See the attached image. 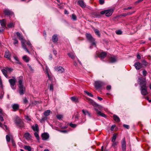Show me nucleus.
<instances>
[{
  "label": "nucleus",
  "instance_id": "obj_1",
  "mask_svg": "<svg viewBox=\"0 0 151 151\" xmlns=\"http://www.w3.org/2000/svg\"><path fill=\"white\" fill-rule=\"evenodd\" d=\"M19 87V93L21 95L24 94V92L25 91V88L24 86L22 83L23 77L20 76L18 78Z\"/></svg>",
  "mask_w": 151,
  "mask_h": 151
},
{
  "label": "nucleus",
  "instance_id": "obj_2",
  "mask_svg": "<svg viewBox=\"0 0 151 151\" xmlns=\"http://www.w3.org/2000/svg\"><path fill=\"white\" fill-rule=\"evenodd\" d=\"M114 11V10L113 9H110L102 11L100 12V14L102 15L105 14L106 16L109 17L112 15Z\"/></svg>",
  "mask_w": 151,
  "mask_h": 151
},
{
  "label": "nucleus",
  "instance_id": "obj_3",
  "mask_svg": "<svg viewBox=\"0 0 151 151\" xmlns=\"http://www.w3.org/2000/svg\"><path fill=\"white\" fill-rule=\"evenodd\" d=\"M15 121L16 124L19 127L21 128L24 127V123L23 121L18 117H16Z\"/></svg>",
  "mask_w": 151,
  "mask_h": 151
},
{
  "label": "nucleus",
  "instance_id": "obj_4",
  "mask_svg": "<svg viewBox=\"0 0 151 151\" xmlns=\"http://www.w3.org/2000/svg\"><path fill=\"white\" fill-rule=\"evenodd\" d=\"M105 85V83L101 81H96L95 82L94 86L95 88L97 89H99Z\"/></svg>",
  "mask_w": 151,
  "mask_h": 151
},
{
  "label": "nucleus",
  "instance_id": "obj_5",
  "mask_svg": "<svg viewBox=\"0 0 151 151\" xmlns=\"http://www.w3.org/2000/svg\"><path fill=\"white\" fill-rule=\"evenodd\" d=\"M138 82L140 86V87L146 86V82L145 79L143 78H139Z\"/></svg>",
  "mask_w": 151,
  "mask_h": 151
},
{
  "label": "nucleus",
  "instance_id": "obj_6",
  "mask_svg": "<svg viewBox=\"0 0 151 151\" xmlns=\"http://www.w3.org/2000/svg\"><path fill=\"white\" fill-rule=\"evenodd\" d=\"M86 37L87 40L90 42L92 43L93 45H96V43L95 42V40L92 37L91 34L89 33H86Z\"/></svg>",
  "mask_w": 151,
  "mask_h": 151
},
{
  "label": "nucleus",
  "instance_id": "obj_7",
  "mask_svg": "<svg viewBox=\"0 0 151 151\" xmlns=\"http://www.w3.org/2000/svg\"><path fill=\"white\" fill-rule=\"evenodd\" d=\"M9 82L12 88L14 90L16 89V86L15 83L16 82V80L15 78L9 79Z\"/></svg>",
  "mask_w": 151,
  "mask_h": 151
},
{
  "label": "nucleus",
  "instance_id": "obj_8",
  "mask_svg": "<svg viewBox=\"0 0 151 151\" xmlns=\"http://www.w3.org/2000/svg\"><path fill=\"white\" fill-rule=\"evenodd\" d=\"M147 87H141L140 88V91L141 94L144 96H146L148 94L147 91Z\"/></svg>",
  "mask_w": 151,
  "mask_h": 151
},
{
  "label": "nucleus",
  "instance_id": "obj_9",
  "mask_svg": "<svg viewBox=\"0 0 151 151\" xmlns=\"http://www.w3.org/2000/svg\"><path fill=\"white\" fill-rule=\"evenodd\" d=\"M54 69L55 71L60 73L64 72L65 71L64 68L63 67L60 66H55V67Z\"/></svg>",
  "mask_w": 151,
  "mask_h": 151
},
{
  "label": "nucleus",
  "instance_id": "obj_10",
  "mask_svg": "<svg viewBox=\"0 0 151 151\" xmlns=\"http://www.w3.org/2000/svg\"><path fill=\"white\" fill-rule=\"evenodd\" d=\"M109 61L110 63H114L117 61V58L114 55H111L109 57Z\"/></svg>",
  "mask_w": 151,
  "mask_h": 151
},
{
  "label": "nucleus",
  "instance_id": "obj_11",
  "mask_svg": "<svg viewBox=\"0 0 151 151\" xmlns=\"http://www.w3.org/2000/svg\"><path fill=\"white\" fill-rule=\"evenodd\" d=\"M3 12L6 15L12 16L14 15L13 12L9 9H5L4 10Z\"/></svg>",
  "mask_w": 151,
  "mask_h": 151
},
{
  "label": "nucleus",
  "instance_id": "obj_12",
  "mask_svg": "<svg viewBox=\"0 0 151 151\" xmlns=\"http://www.w3.org/2000/svg\"><path fill=\"white\" fill-rule=\"evenodd\" d=\"M122 151H125L126 145L125 138H124L122 140Z\"/></svg>",
  "mask_w": 151,
  "mask_h": 151
},
{
  "label": "nucleus",
  "instance_id": "obj_13",
  "mask_svg": "<svg viewBox=\"0 0 151 151\" xmlns=\"http://www.w3.org/2000/svg\"><path fill=\"white\" fill-rule=\"evenodd\" d=\"M134 66L136 69L139 70L142 68V65L139 62H137L135 63Z\"/></svg>",
  "mask_w": 151,
  "mask_h": 151
},
{
  "label": "nucleus",
  "instance_id": "obj_14",
  "mask_svg": "<svg viewBox=\"0 0 151 151\" xmlns=\"http://www.w3.org/2000/svg\"><path fill=\"white\" fill-rule=\"evenodd\" d=\"M24 136L27 140H30L31 139L32 136L29 132H27L25 133Z\"/></svg>",
  "mask_w": 151,
  "mask_h": 151
},
{
  "label": "nucleus",
  "instance_id": "obj_15",
  "mask_svg": "<svg viewBox=\"0 0 151 151\" xmlns=\"http://www.w3.org/2000/svg\"><path fill=\"white\" fill-rule=\"evenodd\" d=\"M11 53L8 51L5 52L4 57L8 58L9 60L11 61Z\"/></svg>",
  "mask_w": 151,
  "mask_h": 151
},
{
  "label": "nucleus",
  "instance_id": "obj_16",
  "mask_svg": "<svg viewBox=\"0 0 151 151\" xmlns=\"http://www.w3.org/2000/svg\"><path fill=\"white\" fill-rule=\"evenodd\" d=\"M95 107L94 108V109L96 111L97 114L99 111V110H101V106H100L98 105L97 104H95L94 106Z\"/></svg>",
  "mask_w": 151,
  "mask_h": 151
},
{
  "label": "nucleus",
  "instance_id": "obj_17",
  "mask_svg": "<svg viewBox=\"0 0 151 151\" xmlns=\"http://www.w3.org/2000/svg\"><path fill=\"white\" fill-rule=\"evenodd\" d=\"M12 106L14 111H16L18 110L19 107V106L18 104H13Z\"/></svg>",
  "mask_w": 151,
  "mask_h": 151
},
{
  "label": "nucleus",
  "instance_id": "obj_18",
  "mask_svg": "<svg viewBox=\"0 0 151 151\" xmlns=\"http://www.w3.org/2000/svg\"><path fill=\"white\" fill-rule=\"evenodd\" d=\"M25 40L21 41V43L22 48L24 49L29 54H30V52L28 50L26 46L24 44Z\"/></svg>",
  "mask_w": 151,
  "mask_h": 151
},
{
  "label": "nucleus",
  "instance_id": "obj_19",
  "mask_svg": "<svg viewBox=\"0 0 151 151\" xmlns=\"http://www.w3.org/2000/svg\"><path fill=\"white\" fill-rule=\"evenodd\" d=\"M42 139L43 140H45L49 138V134L46 133H44L42 135Z\"/></svg>",
  "mask_w": 151,
  "mask_h": 151
},
{
  "label": "nucleus",
  "instance_id": "obj_20",
  "mask_svg": "<svg viewBox=\"0 0 151 151\" xmlns=\"http://www.w3.org/2000/svg\"><path fill=\"white\" fill-rule=\"evenodd\" d=\"M78 3L79 5L82 8H85L86 6V5L84 3L83 1V0H78Z\"/></svg>",
  "mask_w": 151,
  "mask_h": 151
},
{
  "label": "nucleus",
  "instance_id": "obj_21",
  "mask_svg": "<svg viewBox=\"0 0 151 151\" xmlns=\"http://www.w3.org/2000/svg\"><path fill=\"white\" fill-rule=\"evenodd\" d=\"M70 99L73 102L76 103L79 102L78 98L76 96H73L72 97L70 98Z\"/></svg>",
  "mask_w": 151,
  "mask_h": 151
},
{
  "label": "nucleus",
  "instance_id": "obj_22",
  "mask_svg": "<svg viewBox=\"0 0 151 151\" xmlns=\"http://www.w3.org/2000/svg\"><path fill=\"white\" fill-rule=\"evenodd\" d=\"M16 35L18 37L19 40L21 41H24L25 40L24 39L23 37V36L19 32H17L16 33Z\"/></svg>",
  "mask_w": 151,
  "mask_h": 151
},
{
  "label": "nucleus",
  "instance_id": "obj_23",
  "mask_svg": "<svg viewBox=\"0 0 151 151\" xmlns=\"http://www.w3.org/2000/svg\"><path fill=\"white\" fill-rule=\"evenodd\" d=\"M0 23L2 27H6V21L5 19L1 20Z\"/></svg>",
  "mask_w": 151,
  "mask_h": 151
},
{
  "label": "nucleus",
  "instance_id": "obj_24",
  "mask_svg": "<svg viewBox=\"0 0 151 151\" xmlns=\"http://www.w3.org/2000/svg\"><path fill=\"white\" fill-rule=\"evenodd\" d=\"M58 38L57 35L55 34L53 35L52 37V40L54 42H56L58 41Z\"/></svg>",
  "mask_w": 151,
  "mask_h": 151
},
{
  "label": "nucleus",
  "instance_id": "obj_25",
  "mask_svg": "<svg viewBox=\"0 0 151 151\" xmlns=\"http://www.w3.org/2000/svg\"><path fill=\"white\" fill-rule=\"evenodd\" d=\"M68 56L73 59H74L76 58V56L75 55L74 52H70L68 53Z\"/></svg>",
  "mask_w": 151,
  "mask_h": 151
},
{
  "label": "nucleus",
  "instance_id": "obj_26",
  "mask_svg": "<svg viewBox=\"0 0 151 151\" xmlns=\"http://www.w3.org/2000/svg\"><path fill=\"white\" fill-rule=\"evenodd\" d=\"M32 128L34 131L37 132H39L38 125L37 124H36L35 126H32Z\"/></svg>",
  "mask_w": 151,
  "mask_h": 151
},
{
  "label": "nucleus",
  "instance_id": "obj_27",
  "mask_svg": "<svg viewBox=\"0 0 151 151\" xmlns=\"http://www.w3.org/2000/svg\"><path fill=\"white\" fill-rule=\"evenodd\" d=\"M86 100H87L89 103L91 104L93 106H94L96 103L93 101V100L90 99L88 98H87Z\"/></svg>",
  "mask_w": 151,
  "mask_h": 151
},
{
  "label": "nucleus",
  "instance_id": "obj_28",
  "mask_svg": "<svg viewBox=\"0 0 151 151\" xmlns=\"http://www.w3.org/2000/svg\"><path fill=\"white\" fill-rule=\"evenodd\" d=\"M50 110H47L44 112L43 114L45 116H47L50 115Z\"/></svg>",
  "mask_w": 151,
  "mask_h": 151
},
{
  "label": "nucleus",
  "instance_id": "obj_29",
  "mask_svg": "<svg viewBox=\"0 0 151 151\" xmlns=\"http://www.w3.org/2000/svg\"><path fill=\"white\" fill-rule=\"evenodd\" d=\"M113 118L114 120L116 122H119L120 121L119 118L116 115H113Z\"/></svg>",
  "mask_w": 151,
  "mask_h": 151
},
{
  "label": "nucleus",
  "instance_id": "obj_30",
  "mask_svg": "<svg viewBox=\"0 0 151 151\" xmlns=\"http://www.w3.org/2000/svg\"><path fill=\"white\" fill-rule=\"evenodd\" d=\"M107 53L106 52H101L100 54V57L102 58H104L106 55Z\"/></svg>",
  "mask_w": 151,
  "mask_h": 151
},
{
  "label": "nucleus",
  "instance_id": "obj_31",
  "mask_svg": "<svg viewBox=\"0 0 151 151\" xmlns=\"http://www.w3.org/2000/svg\"><path fill=\"white\" fill-rule=\"evenodd\" d=\"M23 59L26 62H28L29 60V58L27 55H24L22 57Z\"/></svg>",
  "mask_w": 151,
  "mask_h": 151
},
{
  "label": "nucleus",
  "instance_id": "obj_32",
  "mask_svg": "<svg viewBox=\"0 0 151 151\" xmlns=\"http://www.w3.org/2000/svg\"><path fill=\"white\" fill-rule=\"evenodd\" d=\"M82 111L85 115H88L89 116H91L90 113L87 110H83Z\"/></svg>",
  "mask_w": 151,
  "mask_h": 151
},
{
  "label": "nucleus",
  "instance_id": "obj_33",
  "mask_svg": "<svg viewBox=\"0 0 151 151\" xmlns=\"http://www.w3.org/2000/svg\"><path fill=\"white\" fill-rule=\"evenodd\" d=\"M93 29L96 35H97L98 37H100V34L99 30L95 28H94Z\"/></svg>",
  "mask_w": 151,
  "mask_h": 151
},
{
  "label": "nucleus",
  "instance_id": "obj_34",
  "mask_svg": "<svg viewBox=\"0 0 151 151\" xmlns=\"http://www.w3.org/2000/svg\"><path fill=\"white\" fill-rule=\"evenodd\" d=\"M113 143L112 144V147L114 148H116L117 147V146L118 144V142H117L115 141L112 142Z\"/></svg>",
  "mask_w": 151,
  "mask_h": 151
},
{
  "label": "nucleus",
  "instance_id": "obj_35",
  "mask_svg": "<svg viewBox=\"0 0 151 151\" xmlns=\"http://www.w3.org/2000/svg\"><path fill=\"white\" fill-rule=\"evenodd\" d=\"M15 24L14 22H11L9 23L7 25V26L9 28H12L14 27Z\"/></svg>",
  "mask_w": 151,
  "mask_h": 151
},
{
  "label": "nucleus",
  "instance_id": "obj_36",
  "mask_svg": "<svg viewBox=\"0 0 151 151\" xmlns=\"http://www.w3.org/2000/svg\"><path fill=\"white\" fill-rule=\"evenodd\" d=\"M97 114L99 115V116H103V117H106V115H105V114H104L103 113H102L100 111H99L97 113Z\"/></svg>",
  "mask_w": 151,
  "mask_h": 151
},
{
  "label": "nucleus",
  "instance_id": "obj_37",
  "mask_svg": "<svg viewBox=\"0 0 151 151\" xmlns=\"http://www.w3.org/2000/svg\"><path fill=\"white\" fill-rule=\"evenodd\" d=\"M1 71L4 74V75L6 77L7 76V70L6 69H3Z\"/></svg>",
  "mask_w": 151,
  "mask_h": 151
},
{
  "label": "nucleus",
  "instance_id": "obj_38",
  "mask_svg": "<svg viewBox=\"0 0 151 151\" xmlns=\"http://www.w3.org/2000/svg\"><path fill=\"white\" fill-rule=\"evenodd\" d=\"M24 148L28 151H31L32 149L31 147L29 146L25 145L24 147Z\"/></svg>",
  "mask_w": 151,
  "mask_h": 151
},
{
  "label": "nucleus",
  "instance_id": "obj_39",
  "mask_svg": "<svg viewBox=\"0 0 151 151\" xmlns=\"http://www.w3.org/2000/svg\"><path fill=\"white\" fill-rule=\"evenodd\" d=\"M50 73V74L47 76V77L51 81H53L54 78L53 76L52 75L51 73Z\"/></svg>",
  "mask_w": 151,
  "mask_h": 151
},
{
  "label": "nucleus",
  "instance_id": "obj_40",
  "mask_svg": "<svg viewBox=\"0 0 151 151\" xmlns=\"http://www.w3.org/2000/svg\"><path fill=\"white\" fill-rule=\"evenodd\" d=\"M116 138V134H113L112 139H111V141L112 142H114L115 141V140Z\"/></svg>",
  "mask_w": 151,
  "mask_h": 151
},
{
  "label": "nucleus",
  "instance_id": "obj_41",
  "mask_svg": "<svg viewBox=\"0 0 151 151\" xmlns=\"http://www.w3.org/2000/svg\"><path fill=\"white\" fill-rule=\"evenodd\" d=\"M38 132H35L34 134L37 139L39 140L40 139L39 135L38 134Z\"/></svg>",
  "mask_w": 151,
  "mask_h": 151
},
{
  "label": "nucleus",
  "instance_id": "obj_42",
  "mask_svg": "<svg viewBox=\"0 0 151 151\" xmlns=\"http://www.w3.org/2000/svg\"><path fill=\"white\" fill-rule=\"evenodd\" d=\"M25 119L28 122H29L31 121V119L30 116L28 115H26L25 116Z\"/></svg>",
  "mask_w": 151,
  "mask_h": 151
},
{
  "label": "nucleus",
  "instance_id": "obj_43",
  "mask_svg": "<svg viewBox=\"0 0 151 151\" xmlns=\"http://www.w3.org/2000/svg\"><path fill=\"white\" fill-rule=\"evenodd\" d=\"M84 92L88 96L91 97H93V95L91 93L88 92V91H84Z\"/></svg>",
  "mask_w": 151,
  "mask_h": 151
},
{
  "label": "nucleus",
  "instance_id": "obj_44",
  "mask_svg": "<svg viewBox=\"0 0 151 151\" xmlns=\"http://www.w3.org/2000/svg\"><path fill=\"white\" fill-rule=\"evenodd\" d=\"M14 59L17 61V63L18 64H21V63L19 62L18 58L16 56H14Z\"/></svg>",
  "mask_w": 151,
  "mask_h": 151
},
{
  "label": "nucleus",
  "instance_id": "obj_45",
  "mask_svg": "<svg viewBox=\"0 0 151 151\" xmlns=\"http://www.w3.org/2000/svg\"><path fill=\"white\" fill-rule=\"evenodd\" d=\"M27 45H28L29 46V49H31L32 50L33 49V48L32 47V44L30 42H29V41L27 42Z\"/></svg>",
  "mask_w": 151,
  "mask_h": 151
},
{
  "label": "nucleus",
  "instance_id": "obj_46",
  "mask_svg": "<svg viewBox=\"0 0 151 151\" xmlns=\"http://www.w3.org/2000/svg\"><path fill=\"white\" fill-rule=\"evenodd\" d=\"M72 18L74 20H76L77 18L76 16L74 14H72Z\"/></svg>",
  "mask_w": 151,
  "mask_h": 151
},
{
  "label": "nucleus",
  "instance_id": "obj_47",
  "mask_svg": "<svg viewBox=\"0 0 151 151\" xmlns=\"http://www.w3.org/2000/svg\"><path fill=\"white\" fill-rule=\"evenodd\" d=\"M142 63L143 65H144L145 66H146L147 65L148 63L145 60H143L142 61Z\"/></svg>",
  "mask_w": 151,
  "mask_h": 151
},
{
  "label": "nucleus",
  "instance_id": "obj_48",
  "mask_svg": "<svg viewBox=\"0 0 151 151\" xmlns=\"http://www.w3.org/2000/svg\"><path fill=\"white\" fill-rule=\"evenodd\" d=\"M6 141L8 142H10V137L9 135H6Z\"/></svg>",
  "mask_w": 151,
  "mask_h": 151
},
{
  "label": "nucleus",
  "instance_id": "obj_49",
  "mask_svg": "<svg viewBox=\"0 0 151 151\" xmlns=\"http://www.w3.org/2000/svg\"><path fill=\"white\" fill-rule=\"evenodd\" d=\"M2 127L6 131H8V128L6 125H4V127L2 126Z\"/></svg>",
  "mask_w": 151,
  "mask_h": 151
},
{
  "label": "nucleus",
  "instance_id": "obj_50",
  "mask_svg": "<svg viewBox=\"0 0 151 151\" xmlns=\"http://www.w3.org/2000/svg\"><path fill=\"white\" fill-rule=\"evenodd\" d=\"M57 118L58 119H60L63 118V116L62 115L59 114L56 116Z\"/></svg>",
  "mask_w": 151,
  "mask_h": 151
},
{
  "label": "nucleus",
  "instance_id": "obj_51",
  "mask_svg": "<svg viewBox=\"0 0 151 151\" xmlns=\"http://www.w3.org/2000/svg\"><path fill=\"white\" fill-rule=\"evenodd\" d=\"M147 74V72L145 70H143L142 71V74L144 76H145Z\"/></svg>",
  "mask_w": 151,
  "mask_h": 151
},
{
  "label": "nucleus",
  "instance_id": "obj_52",
  "mask_svg": "<svg viewBox=\"0 0 151 151\" xmlns=\"http://www.w3.org/2000/svg\"><path fill=\"white\" fill-rule=\"evenodd\" d=\"M116 33L117 34L121 35L122 34V32L120 30H118L116 31Z\"/></svg>",
  "mask_w": 151,
  "mask_h": 151
},
{
  "label": "nucleus",
  "instance_id": "obj_53",
  "mask_svg": "<svg viewBox=\"0 0 151 151\" xmlns=\"http://www.w3.org/2000/svg\"><path fill=\"white\" fill-rule=\"evenodd\" d=\"M14 44L16 46V44H17L18 43V41L16 39H14Z\"/></svg>",
  "mask_w": 151,
  "mask_h": 151
},
{
  "label": "nucleus",
  "instance_id": "obj_54",
  "mask_svg": "<svg viewBox=\"0 0 151 151\" xmlns=\"http://www.w3.org/2000/svg\"><path fill=\"white\" fill-rule=\"evenodd\" d=\"M53 89V85L51 83L50 86V90L52 91Z\"/></svg>",
  "mask_w": 151,
  "mask_h": 151
},
{
  "label": "nucleus",
  "instance_id": "obj_55",
  "mask_svg": "<svg viewBox=\"0 0 151 151\" xmlns=\"http://www.w3.org/2000/svg\"><path fill=\"white\" fill-rule=\"evenodd\" d=\"M123 126L126 128V129H128L129 128V125H127V124H124L123 125Z\"/></svg>",
  "mask_w": 151,
  "mask_h": 151
},
{
  "label": "nucleus",
  "instance_id": "obj_56",
  "mask_svg": "<svg viewBox=\"0 0 151 151\" xmlns=\"http://www.w3.org/2000/svg\"><path fill=\"white\" fill-rule=\"evenodd\" d=\"M24 103V104H26L28 103V100L26 97H25L23 99Z\"/></svg>",
  "mask_w": 151,
  "mask_h": 151
},
{
  "label": "nucleus",
  "instance_id": "obj_57",
  "mask_svg": "<svg viewBox=\"0 0 151 151\" xmlns=\"http://www.w3.org/2000/svg\"><path fill=\"white\" fill-rule=\"evenodd\" d=\"M70 125L71 127L73 128H75L76 126V124H73L72 123L70 124Z\"/></svg>",
  "mask_w": 151,
  "mask_h": 151
},
{
  "label": "nucleus",
  "instance_id": "obj_58",
  "mask_svg": "<svg viewBox=\"0 0 151 151\" xmlns=\"http://www.w3.org/2000/svg\"><path fill=\"white\" fill-rule=\"evenodd\" d=\"M99 2L100 4L102 5L104 3V0H99Z\"/></svg>",
  "mask_w": 151,
  "mask_h": 151
},
{
  "label": "nucleus",
  "instance_id": "obj_59",
  "mask_svg": "<svg viewBox=\"0 0 151 151\" xmlns=\"http://www.w3.org/2000/svg\"><path fill=\"white\" fill-rule=\"evenodd\" d=\"M5 27H1L0 28V33L4 31Z\"/></svg>",
  "mask_w": 151,
  "mask_h": 151
},
{
  "label": "nucleus",
  "instance_id": "obj_60",
  "mask_svg": "<svg viewBox=\"0 0 151 151\" xmlns=\"http://www.w3.org/2000/svg\"><path fill=\"white\" fill-rule=\"evenodd\" d=\"M7 71H11L12 70V69L11 68H6Z\"/></svg>",
  "mask_w": 151,
  "mask_h": 151
},
{
  "label": "nucleus",
  "instance_id": "obj_61",
  "mask_svg": "<svg viewBox=\"0 0 151 151\" xmlns=\"http://www.w3.org/2000/svg\"><path fill=\"white\" fill-rule=\"evenodd\" d=\"M47 119V118L45 117H42L41 120V122H42L44 121H45V120H46Z\"/></svg>",
  "mask_w": 151,
  "mask_h": 151
},
{
  "label": "nucleus",
  "instance_id": "obj_62",
  "mask_svg": "<svg viewBox=\"0 0 151 151\" xmlns=\"http://www.w3.org/2000/svg\"><path fill=\"white\" fill-rule=\"evenodd\" d=\"M45 72L46 73L49 72V68L47 66H46L45 67Z\"/></svg>",
  "mask_w": 151,
  "mask_h": 151
},
{
  "label": "nucleus",
  "instance_id": "obj_63",
  "mask_svg": "<svg viewBox=\"0 0 151 151\" xmlns=\"http://www.w3.org/2000/svg\"><path fill=\"white\" fill-rule=\"evenodd\" d=\"M111 86L110 85H108L106 87V88L107 90H109L111 89Z\"/></svg>",
  "mask_w": 151,
  "mask_h": 151
},
{
  "label": "nucleus",
  "instance_id": "obj_64",
  "mask_svg": "<svg viewBox=\"0 0 151 151\" xmlns=\"http://www.w3.org/2000/svg\"><path fill=\"white\" fill-rule=\"evenodd\" d=\"M0 120L1 121H3L4 120L2 116L1 115H0Z\"/></svg>",
  "mask_w": 151,
  "mask_h": 151
}]
</instances>
